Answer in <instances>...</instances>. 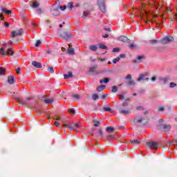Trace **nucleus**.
Wrapping results in <instances>:
<instances>
[{
    "label": "nucleus",
    "mask_w": 177,
    "mask_h": 177,
    "mask_svg": "<svg viewBox=\"0 0 177 177\" xmlns=\"http://www.w3.org/2000/svg\"><path fill=\"white\" fill-rule=\"evenodd\" d=\"M161 81V82H162V84H167V79L165 78H162L160 80Z\"/></svg>",
    "instance_id": "603ef678"
},
{
    "label": "nucleus",
    "mask_w": 177,
    "mask_h": 177,
    "mask_svg": "<svg viewBox=\"0 0 177 177\" xmlns=\"http://www.w3.org/2000/svg\"><path fill=\"white\" fill-rule=\"evenodd\" d=\"M48 71L51 74H53V73H55V69H53V67L50 66L48 68Z\"/></svg>",
    "instance_id": "473e14b6"
},
{
    "label": "nucleus",
    "mask_w": 177,
    "mask_h": 177,
    "mask_svg": "<svg viewBox=\"0 0 177 177\" xmlns=\"http://www.w3.org/2000/svg\"><path fill=\"white\" fill-rule=\"evenodd\" d=\"M7 56L11 55L13 56L15 55V53L13 52V50L12 48H8L6 52Z\"/></svg>",
    "instance_id": "b1692460"
},
{
    "label": "nucleus",
    "mask_w": 177,
    "mask_h": 177,
    "mask_svg": "<svg viewBox=\"0 0 177 177\" xmlns=\"http://www.w3.org/2000/svg\"><path fill=\"white\" fill-rule=\"evenodd\" d=\"M109 81H110V79H109L108 77H105L104 78V80H100V83L103 84V82H104V84H107V82H109Z\"/></svg>",
    "instance_id": "c85d7f7f"
},
{
    "label": "nucleus",
    "mask_w": 177,
    "mask_h": 177,
    "mask_svg": "<svg viewBox=\"0 0 177 177\" xmlns=\"http://www.w3.org/2000/svg\"><path fill=\"white\" fill-rule=\"evenodd\" d=\"M106 139H107L108 140H111L112 139H114V136H108L106 137Z\"/></svg>",
    "instance_id": "49530a36"
},
{
    "label": "nucleus",
    "mask_w": 177,
    "mask_h": 177,
    "mask_svg": "<svg viewBox=\"0 0 177 177\" xmlns=\"http://www.w3.org/2000/svg\"><path fill=\"white\" fill-rule=\"evenodd\" d=\"M136 47H137L136 45H135L133 44H131L129 45V48L130 49H136Z\"/></svg>",
    "instance_id": "c9c22d12"
},
{
    "label": "nucleus",
    "mask_w": 177,
    "mask_h": 177,
    "mask_svg": "<svg viewBox=\"0 0 177 177\" xmlns=\"http://www.w3.org/2000/svg\"><path fill=\"white\" fill-rule=\"evenodd\" d=\"M145 77H147V73L140 75V77L137 79V81L138 82H140V81H149V78L145 79Z\"/></svg>",
    "instance_id": "f8f14e48"
},
{
    "label": "nucleus",
    "mask_w": 177,
    "mask_h": 177,
    "mask_svg": "<svg viewBox=\"0 0 177 177\" xmlns=\"http://www.w3.org/2000/svg\"><path fill=\"white\" fill-rule=\"evenodd\" d=\"M103 111H109V113H114V111H113V109H111V108L110 107H106V106H104L103 107Z\"/></svg>",
    "instance_id": "a878e982"
},
{
    "label": "nucleus",
    "mask_w": 177,
    "mask_h": 177,
    "mask_svg": "<svg viewBox=\"0 0 177 177\" xmlns=\"http://www.w3.org/2000/svg\"><path fill=\"white\" fill-rule=\"evenodd\" d=\"M169 86H170V88H175V86H176V84L174 83V82H171L169 84Z\"/></svg>",
    "instance_id": "a18cd8bd"
},
{
    "label": "nucleus",
    "mask_w": 177,
    "mask_h": 177,
    "mask_svg": "<svg viewBox=\"0 0 177 177\" xmlns=\"http://www.w3.org/2000/svg\"><path fill=\"white\" fill-rule=\"evenodd\" d=\"M126 80H129V81L127 82V84L129 86H131V85H135V81L132 80V75L129 74L126 76Z\"/></svg>",
    "instance_id": "0eeeda50"
},
{
    "label": "nucleus",
    "mask_w": 177,
    "mask_h": 177,
    "mask_svg": "<svg viewBox=\"0 0 177 177\" xmlns=\"http://www.w3.org/2000/svg\"><path fill=\"white\" fill-rule=\"evenodd\" d=\"M124 96H125V93H122L120 95H119L120 100H123Z\"/></svg>",
    "instance_id": "e433bc0d"
},
{
    "label": "nucleus",
    "mask_w": 177,
    "mask_h": 177,
    "mask_svg": "<svg viewBox=\"0 0 177 177\" xmlns=\"http://www.w3.org/2000/svg\"><path fill=\"white\" fill-rule=\"evenodd\" d=\"M6 74V68L0 67V76L5 75Z\"/></svg>",
    "instance_id": "aec40b11"
},
{
    "label": "nucleus",
    "mask_w": 177,
    "mask_h": 177,
    "mask_svg": "<svg viewBox=\"0 0 177 177\" xmlns=\"http://www.w3.org/2000/svg\"><path fill=\"white\" fill-rule=\"evenodd\" d=\"M72 97H73V99H76L77 100L80 99V97L78 94H73Z\"/></svg>",
    "instance_id": "f704fd0d"
},
{
    "label": "nucleus",
    "mask_w": 177,
    "mask_h": 177,
    "mask_svg": "<svg viewBox=\"0 0 177 177\" xmlns=\"http://www.w3.org/2000/svg\"><path fill=\"white\" fill-rule=\"evenodd\" d=\"M63 127L64 128H68V129H70L71 131H77V129H81V128H82V124L78 123H76L73 125L64 124Z\"/></svg>",
    "instance_id": "f03ea898"
},
{
    "label": "nucleus",
    "mask_w": 177,
    "mask_h": 177,
    "mask_svg": "<svg viewBox=\"0 0 177 177\" xmlns=\"http://www.w3.org/2000/svg\"><path fill=\"white\" fill-rule=\"evenodd\" d=\"M160 129H163L164 132H169V131H171V125L160 124Z\"/></svg>",
    "instance_id": "9b49d317"
},
{
    "label": "nucleus",
    "mask_w": 177,
    "mask_h": 177,
    "mask_svg": "<svg viewBox=\"0 0 177 177\" xmlns=\"http://www.w3.org/2000/svg\"><path fill=\"white\" fill-rule=\"evenodd\" d=\"M104 31H109L110 32V31H111V29L110 28H104Z\"/></svg>",
    "instance_id": "680f3d73"
},
{
    "label": "nucleus",
    "mask_w": 177,
    "mask_h": 177,
    "mask_svg": "<svg viewBox=\"0 0 177 177\" xmlns=\"http://www.w3.org/2000/svg\"><path fill=\"white\" fill-rule=\"evenodd\" d=\"M137 59L138 60H142V59H143V56H138Z\"/></svg>",
    "instance_id": "338daca9"
},
{
    "label": "nucleus",
    "mask_w": 177,
    "mask_h": 177,
    "mask_svg": "<svg viewBox=\"0 0 177 177\" xmlns=\"http://www.w3.org/2000/svg\"><path fill=\"white\" fill-rule=\"evenodd\" d=\"M64 77L65 80H68L69 78H73V73L68 72V74H64Z\"/></svg>",
    "instance_id": "a211bd4d"
},
{
    "label": "nucleus",
    "mask_w": 177,
    "mask_h": 177,
    "mask_svg": "<svg viewBox=\"0 0 177 177\" xmlns=\"http://www.w3.org/2000/svg\"><path fill=\"white\" fill-rule=\"evenodd\" d=\"M143 121V118H140V119H136V118H134V122H136L137 124H140Z\"/></svg>",
    "instance_id": "7c9ffc66"
},
{
    "label": "nucleus",
    "mask_w": 177,
    "mask_h": 177,
    "mask_svg": "<svg viewBox=\"0 0 177 177\" xmlns=\"http://www.w3.org/2000/svg\"><path fill=\"white\" fill-rule=\"evenodd\" d=\"M118 41H120V42H128V41H129V39H128L127 36L122 35L118 37Z\"/></svg>",
    "instance_id": "4468645a"
},
{
    "label": "nucleus",
    "mask_w": 177,
    "mask_h": 177,
    "mask_svg": "<svg viewBox=\"0 0 177 177\" xmlns=\"http://www.w3.org/2000/svg\"><path fill=\"white\" fill-rule=\"evenodd\" d=\"M96 68H97V65H95L94 66L89 68V72L92 73L94 75L100 74V71H96Z\"/></svg>",
    "instance_id": "9d476101"
},
{
    "label": "nucleus",
    "mask_w": 177,
    "mask_h": 177,
    "mask_svg": "<svg viewBox=\"0 0 177 177\" xmlns=\"http://www.w3.org/2000/svg\"><path fill=\"white\" fill-rule=\"evenodd\" d=\"M37 12L38 15H41V13H42V9L38 8V9L37 10Z\"/></svg>",
    "instance_id": "3c124183"
},
{
    "label": "nucleus",
    "mask_w": 177,
    "mask_h": 177,
    "mask_svg": "<svg viewBox=\"0 0 177 177\" xmlns=\"http://www.w3.org/2000/svg\"><path fill=\"white\" fill-rule=\"evenodd\" d=\"M0 55H5V49L3 48H0Z\"/></svg>",
    "instance_id": "de8ad7c7"
},
{
    "label": "nucleus",
    "mask_w": 177,
    "mask_h": 177,
    "mask_svg": "<svg viewBox=\"0 0 177 177\" xmlns=\"http://www.w3.org/2000/svg\"><path fill=\"white\" fill-rule=\"evenodd\" d=\"M52 15L53 16H59L60 15V11L59 10H52Z\"/></svg>",
    "instance_id": "4be33fe9"
},
{
    "label": "nucleus",
    "mask_w": 177,
    "mask_h": 177,
    "mask_svg": "<svg viewBox=\"0 0 177 177\" xmlns=\"http://www.w3.org/2000/svg\"><path fill=\"white\" fill-rule=\"evenodd\" d=\"M127 106H128L127 102H123V103H122V106H123V107H127Z\"/></svg>",
    "instance_id": "0e129e2a"
},
{
    "label": "nucleus",
    "mask_w": 177,
    "mask_h": 177,
    "mask_svg": "<svg viewBox=\"0 0 177 177\" xmlns=\"http://www.w3.org/2000/svg\"><path fill=\"white\" fill-rule=\"evenodd\" d=\"M66 8H67V6H59V8L61 9V10H66Z\"/></svg>",
    "instance_id": "5fc2aeb1"
},
{
    "label": "nucleus",
    "mask_w": 177,
    "mask_h": 177,
    "mask_svg": "<svg viewBox=\"0 0 177 177\" xmlns=\"http://www.w3.org/2000/svg\"><path fill=\"white\" fill-rule=\"evenodd\" d=\"M107 132H114V127H109L106 128Z\"/></svg>",
    "instance_id": "2f4dec72"
},
{
    "label": "nucleus",
    "mask_w": 177,
    "mask_h": 177,
    "mask_svg": "<svg viewBox=\"0 0 177 177\" xmlns=\"http://www.w3.org/2000/svg\"><path fill=\"white\" fill-rule=\"evenodd\" d=\"M107 96V94H104L102 95V99H106V97Z\"/></svg>",
    "instance_id": "69168bd1"
},
{
    "label": "nucleus",
    "mask_w": 177,
    "mask_h": 177,
    "mask_svg": "<svg viewBox=\"0 0 177 177\" xmlns=\"http://www.w3.org/2000/svg\"><path fill=\"white\" fill-rule=\"evenodd\" d=\"M41 42L40 40H37L35 46H36V48H38V46H39V45H41Z\"/></svg>",
    "instance_id": "c03bdc74"
},
{
    "label": "nucleus",
    "mask_w": 177,
    "mask_h": 177,
    "mask_svg": "<svg viewBox=\"0 0 177 177\" xmlns=\"http://www.w3.org/2000/svg\"><path fill=\"white\" fill-rule=\"evenodd\" d=\"M4 26H5V27H6V28H8V27H9V23L4 22Z\"/></svg>",
    "instance_id": "e2e57ef3"
},
{
    "label": "nucleus",
    "mask_w": 177,
    "mask_h": 177,
    "mask_svg": "<svg viewBox=\"0 0 177 177\" xmlns=\"http://www.w3.org/2000/svg\"><path fill=\"white\" fill-rule=\"evenodd\" d=\"M120 114H123L124 115H128V114H129L131 113V111L120 109Z\"/></svg>",
    "instance_id": "6ab92c4d"
},
{
    "label": "nucleus",
    "mask_w": 177,
    "mask_h": 177,
    "mask_svg": "<svg viewBox=\"0 0 177 177\" xmlns=\"http://www.w3.org/2000/svg\"><path fill=\"white\" fill-rule=\"evenodd\" d=\"M20 35H23V29L21 28L19 29L17 32L15 30H13L11 32V36L12 37V38H15V37H17Z\"/></svg>",
    "instance_id": "6e6552de"
},
{
    "label": "nucleus",
    "mask_w": 177,
    "mask_h": 177,
    "mask_svg": "<svg viewBox=\"0 0 177 177\" xmlns=\"http://www.w3.org/2000/svg\"><path fill=\"white\" fill-rule=\"evenodd\" d=\"M113 52H120V48H114L113 49Z\"/></svg>",
    "instance_id": "4d7b16f0"
},
{
    "label": "nucleus",
    "mask_w": 177,
    "mask_h": 177,
    "mask_svg": "<svg viewBox=\"0 0 177 177\" xmlns=\"http://www.w3.org/2000/svg\"><path fill=\"white\" fill-rule=\"evenodd\" d=\"M1 12H3V13H5L6 15L12 14V10L5 8V7H1Z\"/></svg>",
    "instance_id": "dca6fc26"
},
{
    "label": "nucleus",
    "mask_w": 177,
    "mask_h": 177,
    "mask_svg": "<svg viewBox=\"0 0 177 177\" xmlns=\"http://www.w3.org/2000/svg\"><path fill=\"white\" fill-rule=\"evenodd\" d=\"M104 89H106V86L104 85H101L97 87V92H102Z\"/></svg>",
    "instance_id": "393cba45"
},
{
    "label": "nucleus",
    "mask_w": 177,
    "mask_h": 177,
    "mask_svg": "<svg viewBox=\"0 0 177 177\" xmlns=\"http://www.w3.org/2000/svg\"><path fill=\"white\" fill-rule=\"evenodd\" d=\"M16 99H17L19 104L26 106V107H29V109H31L34 104H37V101L34 100V97L32 96L28 97L26 100H22L19 97H17Z\"/></svg>",
    "instance_id": "f257e3e1"
},
{
    "label": "nucleus",
    "mask_w": 177,
    "mask_h": 177,
    "mask_svg": "<svg viewBox=\"0 0 177 177\" xmlns=\"http://www.w3.org/2000/svg\"><path fill=\"white\" fill-rule=\"evenodd\" d=\"M93 123L94 127H99V125H100V120H93Z\"/></svg>",
    "instance_id": "cd10ccee"
},
{
    "label": "nucleus",
    "mask_w": 177,
    "mask_h": 177,
    "mask_svg": "<svg viewBox=\"0 0 177 177\" xmlns=\"http://www.w3.org/2000/svg\"><path fill=\"white\" fill-rule=\"evenodd\" d=\"M68 111L71 114H75V111H74V109H68Z\"/></svg>",
    "instance_id": "864d4df0"
},
{
    "label": "nucleus",
    "mask_w": 177,
    "mask_h": 177,
    "mask_svg": "<svg viewBox=\"0 0 177 177\" xmlns=\"http://www.w3.org/2000/svg\"><path fill=\"white\" fill-rule=\"evenodd\" d=\"M174 41V37L172 36H166L162 39H161L160 42L161 44H163L164 45L167 44H169L170 42H173Z\"/></svg>",
    "instance_id": "20e7f679"
},
{
    "label": "nucleus",
    "mask_w": 177,
    "mask_h": 177,
    "mask_svg": "<svg viewBox=\"0 0 177 177\" xmlns=\"http://www.w3.org/2000/svg\"><path fill=\"white\" fill-rule=\"evenodd\" d=\"M0 19L1 20L5 21V17H3V14L0 13Z\"/></svg>",
    "instance_id": "6e6d98bb"
},
{
    "label": "nucleus",
    "mask_w": 177,
    "mask_h": 177,
    "mask_svg": "<svg viewBox=\"0 0 177 177\" xmlns=\"http://www.w3.org/2000/svg\"><path fill=\"white\" fill-rule=\"evenodd\" d=\"M92 97H93V100H97V99H99V95L97 94H93Z\"/></svg>",
    "instance_id": "58836bf2"
},
{
    "label": "nucleus",
    "mask_w": 177,
    "mask_h": 177,
    "mask_svg": "<svg viewBox=\"0 0 177 177\" xmlns=\"http://www.w3.org/2000/svg\"><path fill=\"white\" fill-rule=\"evenodd\" d=\"M44 103L46 104H51V103H53V99H45L44 100Z\"/></svg>",
    "instance_id": "bb28decb"
},
{
    "label": "nucleus",
    "mask_w": 177,
    "mask_h": 177,
    "mask_svg": "<svg viewBox=\"0 0 177 177\" xmlns=\"http://www.w3.org/2000/svg\"><path fill=\"white\" fill-rule=\"evenodd\" d=\"M54 125H55V127H59V125H60V123H59V122L57 121H55Z\"/></svg>",
    "instance_id": "052dcab7"
},
{
    "label": "nucleus",
    "mask_w": 177,
    "mask_h": 177,
    "mask_svg": "<svg viewBox=\"0 0 177 177\" xmlns=\"http://www.w3.org/2000/svg\"><path fill=\"white\" fill-rule=\"evenodd\" d=\"M30 6L33 9H37V8L39 7V3L37 1H32L30 2Z\"/></svg>",
    "instance_id": "ddd939ff"
},
{
    "label": "nucleus",
    "mask_w": 177,
    "mask_h": 177,
    "mask_svg": "<svg viewBox=\"0 0 177 177\" xmlns=\"http://www.w3.org/2000/svg\"><path fill=\"white\" fill-rule=\"evenodd\" d=\"M143 13H144V15H145V16L147 19L146 21H145V23H147V24L154 23V21H156V19H153V20L149 19V17H147V15H149V12H147V11H146L145 10L141 12V14L140 15V17H142V16H143Z\"/></svg>",
    "instance_id": "39448f33"
},
{
    "label": "nucleus",
    "mask_w": 177,
    "mask_h": 177,
    "mask_svg": "<svg viewBox=\"0 0 177 177\" xmlns=\"http://www.w3.org/2000/svg\"><path fill=\"white\" fill-rule=\"evenodd\" d=\"M131 145H140V140H131Z\"/></svg>",
    "instance_id": "c756f323"
},
{
    "label": "nucleus",
    "mask_w": 177,
    "mask_h": 177,
    "mask_svg": "<svg viewBox=\"0 0 177 177\" xmlns=\"http://www.w3.org/2000/svg\"><path fill=\"white\" fill-rule=\"evenodd\" d=\"M89 15V12L88 11H84L83 12V19H85V17H86V16H88Z\"/></svg>",
    "instance_id": "79ce46f5"
},
{
    "label": "nucleus",
    "mask_w": 177,
    "mask_h": 177,
    "mask_svg": "<svg viewBox=\"0 0 177 177\" xmlns=\"http://www.w3.org/2000/svg\"><path fill=\"white\" fill-rule=\"evenodd\" d=\"M99 48L100 49H107V46L103 44H99Z\"/></svg>",
    "instance_id": "72a5a7b5"
},
{
    "label": "nucleus",
    "mask_w": 177,
    "mask_h": 177,
    "mask_svg": "<svg viewBox=\"0 0 177 177\" xmlns=\"http://www.w3.org/2000/svg\"><path fill=\"white\" fill-rule=\"evenodd\" d=\"M90 50H92V52H96L97 50L98 47L96 45H91L89 46Z\"/></svg>",
    "instance_id": "412c9836"
},
{
    "label": "nucleus",
    "mask_w": 177,
    "mask_h": 177,
    "mask_svg": "<svg viewBox=\"0 0 177 177\" xmlns=\"http://www.w3.org/2000/svg\"><path fill=\"white\" fill-rule=\"evenodd\" d=\"M117 91H118V88H117V86H113L112 87V92L115 93V92H117Z\"/></svg>",
    "instance_id": "37998d69"
},
{
    "label": "nucleus",
    "mask_w": 177,
    "mask_h": 177,
    "mask_svg": "<svg viewBox=\"0 0 177 177\" xmlns=\"http://www.w3.org/2000/svg\"><path fill=\"white\" fill-rule=\"evenodd\" d=\"M158 111H164V110H165V109L164 108V106H160L158 108Z\"/></svg>",
    "instance_id": "09e8293b"
},
{
    "label": "nucleus",
    "mask_w": 177,
    "mask_h": 177,
    "mask_svg": "<svg viewBox=\"0 0 177 177\" xmlns=\"http://www.w3.org/2000/svg\"><path fill=\"white\" fill-rule=\"evenodd\" d=\"M61 37L62 38H63V39H65L66 41H68V39L71 38V33L68 32H64L61 34Z\"/></svg>",
    "instance_id": "1a4fd4ad"
},
{
    "label": "nucleus",
    "mask_w": 177,
    "mask_h": 177,
    "mask_svg": "<svg viewBox=\"0 0 177 177\" xmlns=\"http://www.w3.org/2000/svg\"><path fill=\"white\" fill-rule=\"evenodd\" d=\"M136 110H144L143 106H139L136 107Z\"/></svg>",
    "instance_id": "13d9d810"
},
{
    "label": "nucleus",
    "mask_w": 177,
    "mask_h": 177,
    "mask_svg": "<svg viewBox=\"0 0 177 177\" xmlns=\"http://www.w3.org/2000/svg\"><path fill=\"white\" fill-rule=\"evenodd\" d=\"M147 147L149 149H153V150H157L158 149V142L154 141H150L147 143Z\"/></svg>",
    "instance_id": "7ed1b4c3"
},
{
    "label": "nucleus",
    "mask_w": 177,
    "mask_h": 177,
    "mask_svg": "<svg viewBox=\"0 0 177 177\" xmlns=\"http://www.w3.org/2000/svg\"><path fill=\"white\" fill-rule=\"evenodd\" d=\"M69 46V49H68V55H74V48H71V45L68 44Z\"/></svg>",
    "instance_id": "5701e85b"
},
{
    "label": "nucleus",
    "mask_w": 177,
    "mask_h": 177,
    "mask_svg": "<svg viewBox=\"0 0 177 177\" xmlns=\"http://www.w3.org/2000/svg\"><path fill=\"white\" fill-rule=\"evenodd\" d=\"M21 68H17V69H16V73H17V74H20V71H21Z\"/></svg>",
    "instance_id": "bf43d9fd"
},
{
    "label": "nucleus",
    "mask_w": 177,
    "mask_h": 177,
    "mask_svg": "<svg viewBox=\"0 0 177 177\" xmlns=\"http://www.w3.org/2000/svg\"><path fill=\"white\" fill-rule=\"evenodd\" d=\"M99 8L103 13L106 12V5L104 4V0H98Z\"/></svg>",
    "instance_id": "423d86ee"
},
{
    "label": "nucleus",
    "mask_w": 177,
    "mask_h": 177,
    "mask_svg": "<svg viewBox=\"0 0 177 177\" xmlns=\"http://www.w3.org/2000/svg\"><path fill=\"white\" fill-rule=\"evenodd\" d=\"M99 136H100V138H103V131H102V129H99Z\"/></svg>",
    "instance_id": "8fccbe9b"
},
{
    "label": "nucleus",
    "mask_w": 177,
    "mask_h": 177,
    "mask_svg": "<svg viewBox=\"0 0 177 177\" xmlns=\"http://www.w3.org/2000/svg\"><path fill=\"white\" fill-rule=\"evenodd\" d=\"M120 57H118L115 58V59L113 60V63L114 64H116L118 62H120Z\"/></svg>",
    "instance_id": "4c0bfd02"
},
{
    "label": "nucleus",
    "mask_w": 177,
    "mask_h": 177,
    "mask_svg": "<svg viewBox=\"0 0 177 177\" xmlns=\"http://www.w3.org/2000/svg\"><path fill=\"white\" fill-rule=\"evenodd\" d=\"M158 41L156 39H153V40H149V44H151V45H154L156 44H157Z\"/></svg>",
    "instance_id": "a19ab883"
},
{
    "label": "nucleus",
    "mask_w": 177,
    "mask_h": 177,
    "mask_svg": "<svg viewBox=\"0 0 177 177\" xmlns=\"http://www.w3.org/2000/svg\"><path fill=\"white\" fill-rule=\"evenodd\" d=\"M67 7L68 8V9H73V8H74V5L73 4V3H68L67 5Z\"/></svg>",
    "instance_id": "ea45409f"
},
{
    "label": "nucleus",
    "mask_w": 177,
    "mask_h": 177,
    "mask_svg": "<svg viewBox=\"0 0 177 177\" xmlns=\"http://www.w3.org/2000/svg\"><path fill=\"white\" fill-rule=\"evenodd\" d=\"M32 66H34V67H36L37 68H42V64L39 62H37L36 61H33L32 62Z\"/></svg>",
    "instance_id": "2eb2a0df"
},
{
    "label": "nucleus",
    "mask_w": 177,
    "mask_h": 177,
    "mask_svg": "<svg viewBox=\"0 0 177 177\" xmlns=\"http://www.w3.org/2000/svg\"><path fill=\"white\" fill-rule=\"evenodd\" d=\"M8 84H15V77L12 76V75L8 76Z\"/></svg>",
    "instance_id": "f3484780"
},
{
    "label": "nucleus",
    "mask_w": 177,
    "mask_h": 177,
    "mask_svg": "<svg viewBox=\"0 0 177 177\" xmlns=\"http://www.w3.org/2000/svg\"><path fill=\"white\" fill-rule=\"evenodd\" d=\"M174 20H176V21H177V13L174 15Z\"/></svg>",
    "instance_id": "774afa93"
}]
</instances>
